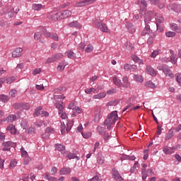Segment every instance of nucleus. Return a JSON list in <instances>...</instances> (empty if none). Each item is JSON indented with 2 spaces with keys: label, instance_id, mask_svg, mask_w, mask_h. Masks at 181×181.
I'll return each mask as SVG.
<instances>
[{
  "label": "nucleus",
  "instance_id": "1",
  "mask_svg": "<svg viewBox=\"0 0 181 181\" xmlns=\"http://www.w3.org/2000/svg\"><path fill=\"white\" fill-rule=\"evenodd\" d=\"M119 119L118 117V112L117 110L112 111L110 114L107 115L105 121V125L107 127V129H111L114 125H115V122Z\"/></svg>",
  "mask_w": 181,
  "mask_h": 181
},
{
  "label": "nucleus",
  "instance_id": "2",
  "mask_svg": "<svg viewBox=\"0 0 181 181\" xmlns=\"http://www.w3.org/2000/svg\"><path fill=\"white\" fill-rule=\"evenodd\" d=\"M112 80L113 83L115 86H117V87H123V88H129V87H131V82L128 80L127 76H124L122 81H121L118 76L113 77Z\"/></svg>",
  "mask_w": 181,
  "mask_h": 181
},
{
  "label": "nucleus",
  "instance_id": "3",
  "mask_svg": "<svg viewBox=\"0 0 181 181\" xmlns=\"http://www.w3.org/2000/svg\"><path fill=\"white\" fill-rule=\"evenodd\" d=\"M48 19L57 22V21H62V17L60 16V11L53 13V12L48 13L47 15Z\"/></svg>",
  "mask_w": 181,
  "mask_h": 181
},
{
  "label": "nucleus",
  "instance_id": "4",
  "mask_svg": "<svg viewBox=\"0 0 181 181\" xmlns=\"http://www.w3.org/2000/svg\"><path fill=\"white\" fill-rule=\"evenodd\" d=\"M97 0H83L80 2L76 4V6L78 8H82L83 6H86L87 5H91V4H94Z\"/></svg>",
  "mask_w": 181,
  "mask_h": 181
},
{
  "label": "nucleus",
  "instance_id": "5",
  "mask_svg": "<svg viewBox=\"0 0 181 181\" xmlns=\"http://www.w3.org/2000/svg\"><path fill=\"white\" fill-rule=\"evenodd\" d=\"M168 11H174V12H181V5L176 4H171L167 6Z\"/></svg>",
  "mask_w": 181,
  "mask_h": 181
},
{
  "label": "nucleus",
  "instance_id": "6",
  "mask_svg": "<svg viewBox=\"0 0 181 181\" xmlns=\"http://www.w3.org/2000/svg\"><path fill=\"white\" fill-rule=\"evenodd\" d=\"M16 146V143L12 141H6L3 144V151H9L11 148H15Z\"/></svg>",
  "mask_w": 181,
  "mask_h": 181
},
{
  "label": "nucleus",
  "instance_id": "7",
  "mask_svg": "<svg viewBox=\"0 0 181 181\" xmlns=\"http://www.w3.org/2000/svg\"><path fill=\"white\" fill-rule=\"evenodd\" d=\"M61 21L63 19H67V18H70L71 16V11L70 10H65L62 11H59Z\"/></svg>",
  "mask_w": 181,
  "mask_h": 181
},
{
  "label": "nucleus",
  "instance_id": "8",
  "mask_svg": "<svg viewBox=\"0 0 181 181\" xmlns=\"http://www.w3.org/2000/svg\"><path fill=\"white\" fill-rule=\"evenodd\" d=\"M146 72L147 74L152 76V77H156L157 72L155 71V69L151 65H147L146 69Z\"/></svg>",
  "mask_w": 181,
  "mask_h": 181
},
{
  "label": "nucleus",
  "instance_id": "9",
  "mask_svg": "<svg viewBox=\"0 0 181 181\" xmlns=\"http://www.w3.org/2000/svg\"><path fill=\"white\" fill-rule=\"evenodd\" d=\"M156 20L157 29H159V26H160V23H163V22H165V18H163V16L162 15L156 14Z\"/></svg>",
  "mask_w": 181,
  "mask_h": 181
},
{
  "label": "nucleus",
  "instance_id": "10",
  "mask_svg": "<svg viewBox=\"0 0 181 181\" xmlns=\"http://www.w3.org/2000/svg\"><path fill=\"white\" fill-rule=\"evenodd\" d=\"M22 52L23 49L21 47H17L12 52V57H21L22 56Z\"/></svg>",
  "mask_w": 181,
  "mask_h": 181
},
{
  "label": "nucleus",
  "instance_id": "11",
  "mask_svg": "<svg viewBox=\"0 0 181 181\" xmlns=\"http://www.w3.org/2000/svg\"><path fill=\"white\" fill-rule=\"evenodd\" d=\"M170 29L171 30H174L175 32H177V33H181V27L177 25V24L175 23H170Z\"/></svg>",
  "mask_w": 181,
  "mask_h": 181
},
{
  "label": "nucleus",
  "instance_id": "12",
  "mask_svg": "<svg viewBox=\"0 0 181 181\" xmlns=\"http://www.w3.org/2000/svg\"><path fill=\"white\" fill-rule=\"evenodd\" d=\"M45 134L47 136H50L51 135H54V134H56V130L52 127H48L45 129Z\"/></svg>",
  "mask_w": 181,
  "mask_h": 181
},
{
  "label": "nucleus",
  "instance_id": "13",
  "mask_svg": "<svg viewBox=\"0 0 181 181\" xmlns=\"http://www.w3.org/2000/svg\"><path fill=\"white\" fill-rule=\"evenodd\" d=\"M6 131H9L10 133H11V135H18V130L15 127V125L10 124L7 128Z\"/></svg>",
  "mask_w": 181,
  "mask_h": 181
},
{
  "label": "nucleus",
  "instance_id": "14",
  "mask_svg": "<svg viewBox=\"0 0 181 181\" xmlns=\"http://www.w3.org/2000/svg\"><path fill=\"white\" fill-rule=\"evenodd\" d=\"M55 107L57 108L58 114H63V110H64V106H63V102L59 101L57 103H55Z\"/></svg>",
  "mask_w": 181,
  "mask_h": 181
},
{
  "label": "nucleus",
  "instance_id": "15",
  "mask_svg": "<svg viewBox=\"0 0 181 181\" xmlns=\"http://www.w3.org/2000/svg\"><path fill=\"white\" fill-rule=\"evenodd\" d=\"M112 177L113 179H115V180H118V181L122 180V177H121V175H119V173H118V170L115 169L112 170Z\"/></svg>",
  "mask_w": 181,
  "mask_h": 181
},
{
  "label": "nucleus",
  "instance_id": "16",
  "mask_svg": "<svg viewBox=\"0 0 181 181\" xmlns=\"http://www.w3.org/2000/svg\"><path fill=\"white\" fill-rule=\"evenodd\" d=\"M151 33L152 30H151V26L148 24H146L143 32L141 33V36H146V35H151Z\"/></svg>",
  "mask_w": 181,
  "mask_h": 181
},
{
  "label": "nucleus",
  "instance_id": "17",
  "mask_svg": "<svg viewBox=\"0 0 181 181\" xmlns=\"http://www.w3.org/2000/svg\"><path fill=\"white\" fill-rule=\"evenodd\" d=\"M176 148L175 147H170V148H167V147H164L163 148V151L164 152V153H165V155H172V153H175V150Z\"/></svg>",
  "mask_w": 181,
  "mask_h": 181
},
{
  "label": "nucleus",
  "instance_id": "18",
  "mask_svg": "<svg viewBox=\"0 0 181 181\" xmlns=\"http://www.w3.org/2000/svg\"><path fill=\"white\" fill-rule=\"evenodd\" d=\"M69 28H76V29H81V25L78 23V21H74L68 23Z\"/></svg>",
  "mask_w": 181,
  "mask_h": 181
},
{
  "label": "nucleus",
  "instance_id": "19",
  "mask_svg": "<svg viewBox=\"0 0 181 181\" xmlns=\"http://www.w3.org/2000/svg\"><path fill=\"white\" fill-rule=\"evenodd\" d=\"M163 73L165 74L166 77H170V78H173L175 77V75H173V73L172 72V70L169 68H165L163 69Z\"/></svg>",
  "mask_w": 181,
  "mask_h": 181
},
{
  "label": "nucleus",
  "instance_id": "20",
  "mask_svg": "<svg viewBox=\"0 0 181 181\" xmlns=\"http://www.w3.org/2000/svg\"><path fill=\"white\" fill-rule=\"evenodd\" d=\"M65 54L68 59H72L73 60H74V59L77 57V55L76 54V53H74V52L71 50L67 51L66 52H65Z\"/></svg>",
  "mask_w": 181,
  "mask_h": 181
},
{
  "label": "nucleus",
  "instance_id": "21",
  "mask_svg": "<svg viewBox=\"0 0 181 181\" xmlns=\"http://www.w3.org/2000/svg\"><path fill=\"white\" fill-rule=\"evenodd\" d=\"M106 96H107V93H105V92H102L96 95H94L93 96V100H101V98H105Z\"/></svg>",
  "mask_w": 181,
  "mask_h": 181
},
{
  "label": "nucleus",
  "instance_id": "22",
  "mask_svg": "<svg viewBox=\"0 0 181 181\" xmlns=\"http://www.w3.org/2000/svg\"><path fill=\"white\" fill-rule=\"evenodd\" d=\"M40 32L42 35H44L45 37H50L52 35V33L47 31V30L45 27H40Z\"/></svg>",
  "mask_w": 181,
  "mask_h": 181
},
{
  "label": "nucleus",
  "instance_id": "23",
  "mask_svg": "<svg viewBox=\"0 0 181 181\" xmlns=\"http://www.w3.org/2000/svg\"><path fill=\"white\" fill-rule=\"evenodd\" d=\"M16 119H18L16 115H10L6 117V121L7 122H13L14 121H16Z\"/></svg>",
  "mask_w": 181,
  "mask_h": 181
},
{
  "label": "nucleus",
  "instance_id": "24",
  "mask_svg": "<svg viewBox=\"0 0 181 181\" xmlns=\"http://www.w3.org/2000/svg\"><path fill=\"white\" fill-rule=\"evenodd\" d=\"M55 148L57 151H59V152H62V153L66 151V146L63 144H55Z\"/></svg>",
  "mask_w": 181,
  "mask_h": 181
},
{
  "label": "nucleus",
  "instance_id": "25",
  "mask_svg": "<svg viewBox=\"0 0 181 181\" xmlns=\"http://www.w3.org/2000/svg\"><path fill=\"white\" fill-rule=\"evenodd\" d=\"M170 63H172V64H176V63H177V54L170 55Z\"/></svg>",
  "mask_w": 181,
  "mask_h": 181
},
{
  "label": "nucleus",
  "instance_id": "26",
  "mask_svg": "<svg viewBox=\"0 0 181 181\" xmlns=\"http://www.w3.org/2000/svg\"><path fill=\"white\" fill-rule=\"evenodd\" d=\"M145 86L148 88H156V86H155V83L152 81L145 82Z\"/></svg>",
  "mask_w": 181,
  "mask_h": 181
},
{
  "label": "nucleus",
  "instance_id": "27",
  "mask_svg": "<svg viewBox=\"0 0 181 181\" xmlns=\"http://www.w3.org/2000/svg\"><path fill=\"white\" fill-rule=\"evenodd\" d=\"M66 158H68V159H76V160H80V157L77 156L76 153H69L66 156Z\"/></svg>",
  "mask_w": 181,
  "mask_h": 181
},
{
  "label": "nucleus",
  "instance_id": "28",
  "mask_svg": "<svg viewBox=\"0 0 181 181\" xmlns=\"http://www.w3.org/2000/svg\"><path fill=\"white\" fill-rule=\"evenodd\" d=\"M71 172L70 168H64L60 170V175H69Z\"/></svg>",
  "mask_w": 181,
  "mask_h": 181
},
{
  "label": "nucleus",
  "instance_id": "29",
  "mask_svg": "<svg viewBox=\"0 0 181 181\" xmlns=\"http://www.w3.org/2000/svg\"><path fill=\"white\" fill-rule=\"evenodd\" d=\"M43 110V107H42V106H39L37 107L35 110V112L33 113V116L35 117H39L40 115V111Z\"/></svg>",
  "mask_w": 181,
  "mask_h": 181
},
{
  "label": "nucleus",
  "instance_id": "30",
  "mask_svg": "<svg viewBox=\"0 0 181 181\" xmlns=\"http://www.w3.org/2000/svg\"><path fill=\"white\" fill-rule=\"evenodd\" d=\"M43 126L44 127L47 126V124L45 123V121L40 120L35 123V127H36L37 128H40V127H43Z\"/></svg>",
  "mask_w": 181,
  "mask_h": 181
},
{
  "label": "nucleus",
  "instance_id": "31",
  "mask_svg": "<svg viewBox=\"0 0 181 181\" xmlns=\"http://www.w3.org/2000/svg\"><path fill=\"white\" fill-rule=\"evenodd\" d=\"M97 131L100 135H105V127H103V126H98Z\"/></svg>",
  "mask_w": 181,
  "mask_h": 181
},
{
  "label": "nucleus",
  "instance_id": "32",
  "mask_svg": "<svg viewBox=\"0 0 181 181\" xmlns=\"http://www.w3.org/2000/svg\"><path fill=\"white\" fill-rule=\"evenodd\" d=\"M134 79L135 81H137V83H144V77L141 75H134Z\"/></svg>",
  "mask_w": 181,
  "mask_h": 181
},
{
  "label": "nucleus",
  "instance_id": "33",
  "mask_svg": "<svg viewBox=\"0 0 181 181\" xmlns=\"http://www.w3.org/2000/svg\"><path fill=\"white\" fill-rule=\"evenodd\" d=\"M93 23L98 29H100V26H102V25L103 24V21L100 19H95V21H93Z\"/></svg>",
  "mask_w": 181,
  "mask_h": 181
},
{
  "label": "nucleus",
  "instance_id": "34",
  "mask_svg": "<svg viewBox=\"0 0 181 181\" xmlns=\"http://www.w3.org/2000/svg\"><path fill=\"white\" fill-rule=\"evenodd\" d=\"M8 100L9 96L6 95H0V101H2V103H8Z\"/></svg>",
  "mask_w": 181,
  "mask_h": 181
},
{
  "label": "nucleus",
  "instance_id": "35",
  "mask_svg": "<svg viewBox=\"0 0 181 181\" xmlns=\"http://www.w3.org/2000/svg\"><path fill=\"white\" fill-rule=\"evenodd\" d=\"M21 127L23 128V129H26V127H28V120H26V119L21 120Z\"/></svg>",
  "mask_w": 181,
  "mask_h": 181
},
{
  "label": "nucleus",
  "instance_id": "36",
  "mask_svg": "<svg viewBox=\"0 0 181 181\" xmlns=\"http://www.w3.org/2000/svg\"><path fill=\"white\" fill-rule=\"evenodd\" d=\"M44 6L42 4H33V9L34 11H40V9H42V8Z\"/></svg>",
  "mask_w": 181,
  "mask_h": 181
},
{
  "label": "nucleus",
  "instance_id": "37",
  "mask_svg": "<svg viewBox=\"0 0 181 181\" xmlns=\"http://www.w3.org/2000/svg\"><path fill=\"white\" fill-rule=\"evenodd\" d=\"M56 62V59L54 58V55H52V57H49L46 62L45 64H49L50 63H54Z\"/></svg>",
  "mask_w": 181,
  "mask_h": 181
},
{
  "label": "nucleus",
  "instance_id": "38",
  "mask_svg": "<svg viewBox=\"0 0 181 181\" xmlns=\"http://www.w3.org/2000/svg\"><path fill=\"white\" fill-rule=\"evenodd\" d=\"M99 29L100 30H101V32H103L104 33H107V32H108V27H107V25H105V23L102 24Z\"/></svg>",
  "mask_w": 181,
  "mask_h": 181
},
{
  "label": "nucleus",
  "instance_id": "39",
  "mask_svg": "<svg viewBox=\"0 0 181 181\" xmlns=\"http://www.w3.org/2000/svg\"><path fill=\"white\" fill-rule=\"evenodd\" d=\"M54 57L55 59V62H57V60H60V59H63V54L57 53V54H54Z\"/></svg>",
  "mask_w": 181,
  "mask_h": 181
},
{
  "label": "nucleus",
  "instance_id": "40",
  "mask_svg": "<svg viewBox=\"0 0 181 181\" xmlns=\"http://www.w3.org/2000/svg\"><path fill=\"white\" fill-rule=\"evenodd\" d=\"M16 80V77L11 76L6 79V84H12V83H13V81H15Z\"/></svg>",
  "mask_w": 181,
  "mask_h": 181
},
{
  "label": "nucleus",
  "instance_id": "41",
  "mask_svg": "<svg viewBox=\"0 0 181 181\" xmlns=\"http://www.w3.org/2000/svg\"><path fill=\"white\" fill-rule=\"evenodd\" d=\"M9 95H11L13 98L16 97L18 95V91L16 89H11L9 92Z\"/></svg>",
  "mask_w": 181,
  "mask_h": 181
},
{
  "label": "nucleus",
  "instance_id": "42",
  "mask_svg": "<svg viewBox=\"0 0 181 181\" xmlns=\"http://www.w3.org/2000/svg\"><path fill=\"white\" fill-rule=\"evenodd\" d=\"M175 80H176L177 83H178V84H180V83H181V74L180 73L175 74Z\"/></svg>",
  "mask_w": 181,
  "mask_h": 181
},
{
  "label": "nucleus",
  "instance_id": "43",
  "mask_svg": "<svg viewBox=\"0 0 181 181\" xmlns=\"http://www.w3.org/2000/svg\"><path fill=\"white\" fill-rule=\"evenodd\" d=\"M64 91V88L59 86L54 90V93H57V94H60V93H63Z\"/></svg>",
  "mask_w": 181,
  "mask_h": 181
},
{
  "label": "nucleus",
  "instance_id": "44",
  "mask_svg": "<svg viewBox=\"0 0 181 181\" xmlns=\"http://www.w3.org/2000/svg\"><path fill=\"white\" fill-rule=\"evenodd\" d=\"M21 110H30V105L28 103H21Z\"/></svg>",
  "mask_w": 181,
  "mask_h": 181
},
{
  "label": "nucleus",
  "instance_id": "45",
  "mask_svg": "<svg viewBox=\"0 0 181 181\" xmlns=\"http://www.w3.org/2000/svg\"><path fill=\"white\" fill-rule=\"evenodd\" d=\"M21 152L23 158H28V151H25L24 148H21Z\"/></svg>",
  "mask_w": 181,
  "mask_h": 181
},
{
  "label": "nucleus",
  "instance_id": "46",
  "mask_svg": "<svg viewBox=\"0 0 181 181\" xmlns=\"http://www.w3.org/2000/svg\"><path fill=\"white\" fill-rule=\"evenodd\" d=\"M165 36H167V37H173L176 36V33L172 32V31H168V32L165 33Z\"/></svg>",
  "mask_w": 181,
  "mask_h": 181
},
{
  "label": "nucleus",
  "instance_id": "47",
  "mask_svg": "<svg viewBox=\"0 0 181 181\" xmlns=\"http://www.w3.org/2000/svg\"><path fill=\"white\" fill-rule=\"evenodd\" d=\"M92 50H94V47H93V45H88L87 46V47L86 48L85 52H86V53H91V51H92Z\"/></svg>",
  "mask_w": 181,
  "mask_h": 181
},
{
  "label": "nucleus",
  "instance_id": "48",
  "mask_svg": "<svg viewBox=\"0 0 181 181\" xmlns=\"http://www.w3.org/2000/svg\"><path fill=\"white\" fill-rule=\"evenodd\" d=\"M77 132H81L82 136H86V135H84V132H83V125L79 124V125L77 127Z\"/></svg>",
  "mask_w": 181,
  "mask_h": 181
},
{
  "label": "nucleus",
  "instance_id": "49",
  "mask_svg": "<svg viewBox=\"0 0 181 181\" xmlns=\"http://www.w3.org/2000/svg\"><path fill=\"white\" fill-rule=\"evenodd\" d=\"M51 39H53L56 42L59 41V36H57V33H51V35L49 37Z\"/></svg>",
  "mask_w": 181,
  "mask_h": 181
},
{
  "label": "nucleus",
  "instance_id": "50",
  "mask_svg": "<svg viewBox=\"0 0 181 181\" xmlns=\"http://www.w3.org/2000/svg\"><path fill=\"white\" fill-rule=\"evenodd\" d=\"M16 165H18V162H16V160H12L9 165L10 169H12V168H15Z\"/></svg>",
  "mask_w": 181,
  "mask_h": 181
},
{
  "label": "nucleus",
  "instance_id": "51",
  "mask_svg": "<svg viewBox=\"0 0 181 181\" xmlns=\"http://www.w3.org/2000/svg\"><path fill=\"white\" fill-rule=\"evenodd\" d=\"M42 37V34L39 32H37L34 35V39L35 40H39L40 38Z\"/></svg>",
  "mask_w": 181,
  "mask_h": 181
},
{
  "label": "nucleus",
  "instance_id": "52",
  "mask_svg": "<svg viewBox=\"0 0 181 181\" xmlns=\"http://www.w3.org/2000/svg\"><path fill=\"white\" fill-rule=\"evenodd\" d=\"M127 29L129 33H135V28H134L132 25L130 24L129 26L127 27Z\"/></svg>",
  "mask_w": 181,
  "mask_h": 181
},
{
  "label": "nucleus",
  "instance_id": "53",
  "mask_svg": "<svg viewBox=\"0 0 181 181\" xmlns=\"http://www.w3.org/2000/svg\"><path fill=\"white\" fill-rule=\"evenodd\" d=\"M13 108L15 110H22V103H15L13 105Z\"/></svg>",
  "mask_w": 181,
  "mask_h": 181
},
{
  "label": "nucleus",
  "instance_id": "54",
  "mask_svg": "<svg viewBox=\"0 0 181 181\" xmlns=\"http://www.w3.org/2000/svg\"><path fill=\"white\" fill-rule=\"evenodd\" d=\"M104 162H105V160L103 156L99 157L98 158V163H99V165H104Z\"/></svg>",
  "mask_w": 181,
  "mask_h": 181
},
{
  "label": "nucleus",
  "instance_id": "55",
  "mask_svg": "<svg viewBox=\"0 0 181 181\" xmlns=\"http://www.w3.org/2000/svg\"><path fill=\"white\" fill-rule=\"evenodd\" d=\"M74 112H76L77 114H81V109L78 107H74L73 109Z\"/></svg>",
  "mask_w": 181,
  "mask_h": 181
},
{
  "label": "nucleus",
  "instance_id": "56",
  "mask_svg": "<svg viewBox=\"0 0 181 181\" xmlns=\"http://www.w3.org/2000/svg\"><path fill=\"white\" fill-rule=\"evenodd\" d=\"M159 54V51L158 50H154L151 54V57H153V59H155V57H156V56H158Z\"/></svg>",
  "mask_w": 181,
  "mask_h": 181
},
{
  "label": "nucleus",
  "instance_id": "57",
  "mask_svg": "<svg viewBox=\"0 0 181 181\" xmlns=\"http://www.w3.org/2000/svg\"><path fill=\"white\" fill-rule=\"evenodd\" d=\"M42 71V69H40V68H37L34 70V71L33 72V74L34 76H36L37 74H40Z\"/></svg>",
  "mask_w": 181,
  "mask_h": 181
},
{
  "label": "nucleus",
  "instance_id": "58",
  "mask_svg": "<svg viewBox=\"0 0 181 181\" xmlns=\"http://www.w3.org/2000/svg\"><path fill=\"white\" fill-rule=\"evenodd\" d=\"M144 160H146V159H148V153H149V150H144Z\"/></svg>",
  "mask_w": 181,
  "mask_h": 181
},
{
  "label": "nucleus",
  "instance_id": "59",
  "mask_svg": "<svg viewBox=\"0 0 181 181\" xmlns=\"http://www.w3.org/2000/svg\"><path fill=\"white\" fill-rule=\"evenodd\" d=\"M36 131V129L35 127H30V128L28 129V134H33Z\"/></svg>",
  "mask_w": 181,
  "mask_h": 181
},
{
  "label": "nucleus",
  "instance_id": "60",
  "mask_svg": "<svg viewBox=\"0 0 181 181\" xmlns=\"http://www.w3.org/2000/svg\"><path fill=\"white\" fill-rule=\"evenodd\" d=\"M78 49H81V50H84V49H86V42H81L78 46Z\"/></svg>",
  "mask_w": 181,
  "mask_h": 181
},
{
  "label": "nucleus",
  "instance_id": "61",
  "mask_svg": "<svg viewBox=\"0 0 181 181\" xmlns=\"http://www.w3.org/2000/svg\"><path fill=\"white\" fill-rule=\"evenodd\" d=\"M147 43L149 45H151L153 43V36H151L148 37V39L147 40Z\"/></svg>",
  "mask_w": 181,
  "mask_h": 181
},
{
  "label": "nucleus",
  "instance_id": "62",
  "mask_svg": "<svg viewBox=\"0 0 181 181\" xmlns=\"http://www.w3.org/2000/svg\"><path fill=\"white\" fill-rule=\"evenodd\" d=\"M71 122H68V123L66 124V131L67 132H69L70 129H71Z\"/></svg>",
  "mask_w": 181,
  "mask_h": 181
},
{
  "label": "nucleus",
  "instance_id": "63",
  "mask_svg": "<svg viewBox=\"0 0 181 181\" xmlns=\"http://www.w3.org/2000/svg\"><path fill=\"white\" fill-rule=\"evenodd\" d=\"M132 59L133 62H134V63H137L139 62V60L140 59L139 57H138V56H136V55L132 56Z\"/></svg>",
  "mask_w": 181,
  "mask_h": 181
},
{
  "label": "nucleus",
  "instance_id": "64",
  "mask_svg": "<svg viewBox=\"0 0 181 181\" xmlns=\"http://www.w3.org/2000/svg\"><path fill=\"white\" fill-rule=\"evenodd\" d=\"M13 10H11V11H8L7 13V18H13Z\"/></svg>",
  "mask_w": 181,
  "mask_h": 181
}]
</instances>
